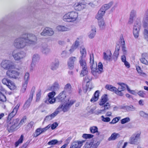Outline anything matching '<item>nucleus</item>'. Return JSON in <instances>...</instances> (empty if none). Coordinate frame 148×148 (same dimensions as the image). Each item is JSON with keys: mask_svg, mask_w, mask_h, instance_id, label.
Listing matches in <instances>:
<instances>
[{"mask_svg": "<svg viewBox=\"0 0 148 148\" xmlns=\"http://www.w3.org/2000/svg\"><path fill=\"white\" fill-rule=\"evenodd\" d=\"M99 144L100 143L99 142H97L96 143H87L84 146V147H85V148H88V146L90 145V148H97Z\"/></svg>", "mask_w": 148, "mask_h": 148, "instance_id": "4be33fe9", "label": "nucleus"}, {"mask_svg": "<svg viewBox=\"0 0 148 148\" xmlns=\"http://www.w3.org/2000/svg\"><path fill=\"white\" fill-rule=\"evenodd\" d=\"M56 100H58L59 101L63 103L60 105H64L67 103H70L72 102L73 103L70 106L69 109L75 102V101L73 100H70L69 98H66V95L65 91L61 92L58 96L56 97Z\"/></svg>", "mask_w": 148, "mask_h": 148, "instance_id": "7ed1b4c3", "label": "nucleus"}, {"mask_svg": "<svg viewBox=\"0 0 148 148\" xmlns=\"http://www.w3.org/2000/svg\"><path fill=\"white\" fill-rule=\"evenodd\" d=\"M82 70L80 75L81 77H83L86 75L88 73V69L87 67L83 68Z\"/></svg>", "mask_w": 148, "mask_h": 148, "instance_id": "58836bf2", "label": "nucleus"}, {"mask_svg": "<svg viewBox=\"0 0 148 148\" xmlns=\"http://www.w3.org/2000/svg\"><path fill=\"white\" fill-rule=\"evenodd\" d=\"M27 117L26 116H24L21 119L20 122H19V123L21 127L24 123H25L27 121Z\"/></svg>", "mask_w": 148, "mask_h": 148, "instance_id": "09e8293b", "label": "nucleus"}, {"mask_svg": "<svg viewBox=\"0 0 148 148\" xmlns=\"http://www.w3.org/2000/svg\"><path fill=\"white\" fill-rule=\"evenodd\" d=\"M78 16L77 12L75 11H72L65 14L63 17L62 19L65 22L74 21L76 20Z\"/></svg>", "mask_w": 148, "mask_h": 148, "instance_id": "20e7f679", "label": "nucleus"}, {"mask_svg": "<svg viewBox=\"0 0 148 148\" xmlns=\"http://www.w3.org/2000/svg\"><path fill=\"white\" fill-rule=\"evenodd\" d=\"M102 120L105 122H109L110 121V119L109 117H104L103 116H101Z\"/></svg>", "mask_w": 148, "mask_h": 148, "instance_id": "338daca9", "label": "nucleus"}, {"mask_svg": "<svg viewBox=\"0 0 148 148\" xmlns=\"http://www.w3.org/2000/svg\"><path fill=\"white\" fill-rule=\"evenodd\" d=\"M73 7L75 10L81 11L86 8V5L82 2H77L74 4Z\"/></svg>", "mask_w": 148, "mask_h": 148, "instance_id": "2eb2a0df", "label": "nucleus"}, {"mask_svg": "<svg viewBox=\"0 0 148 148\" xmlns=\"http://www.w3.org/2000/svg\"><path fill=\"white\" fill-rule=\"evenodd\" d=\"M135 12L134 10H132L130 14V18L129 23V24H131L133 22V17L134 16Z\"/></svg>", "mask_w": 148, "mask_h": 148, "instance_id": "37998d69", "label": "nucleus"}, {"mask_svg": "<svg viewBox=\"0 0 148 148\" xmlns=\"http://www.w3.org/2000/svg\"><path fill=\"white\" fill-rule=\"evenodd\" d=\"M47 36H51L53 35L54 34V32L53 30L51 28L47 27Z\"/></svg>", "mask_w": 148, "mask_h": 148, "instance_id": "864d4df0", "label": "nucleus"}, {"mask_svg": "<svg viewBox=\"0 0 148 148\" xmlns=\"http://www.w3.org/2000/svg\"><path fill=\"white\" fill-rule=\"evenodd\" d=\"M60 84L57 81H56L53 83L50 87V90L52 91L56 92L60 88Z\"/></svg>", "mask_w": 148, "mask_h": 148, "instance_id": "aec40b11", "label": "nucleus"}, {"mask_svg": "<svg viewBox=\"0 0 148 148\" xmlns=\"http://www.w3.org/2000/svg\"><path fill=\"white\" fill-rule=\"evenodd\" d=\"M121 119V117L119 116L113 118L111 122L110 123V124H114L117 123Z\"/></svg>", "mask_w": 148, "mask_h": 148, "instance_id": "3c124183", "label": "nucleus"}, {"mask_svg": "<svg viewBox=\"0 0 148 148\" xmlns=\"http://www.w3.org/2000/svg\"><path fill=\"white\" fill-rule=\"evenodd\" d=\"M136 69L138 73H139L140 75L143 76H145L146 75V74L145 73L142 72L140 67L139 66H137L136 67Z\"/></svg>", "mask_w": 148, "mask_h": 148, "instance_id": "de8ad7c7", "label": "nucleus"}, {"mask_svg": "<svg viewBox=\"0 0 148 148\" xmlns=\"http://www.w3.org/2000/svg\"><path fill=\"white\" fill-rule=\"evenodd\" d=\"M91 30L88 36L89 38L92 39L94 37L96 34V29L94 26H91Z\"/></svg>", "mask_w": 148, "mask_h": 148, "instance_id": "bb28decb", "label": "nucleus"}, {"mask_svg": "<svg viewBox=\"0 0 148 148\" xmlns=\"http://www.w3.org/2000/svg\"><path fill=\"white\" fill-rule=\"evenodd\" d=\"M36 62L32 61L30 68V71H33L36 66Z\"/></svg>", "mask_w": 148, "mask_h": 148, "instance_id": "6e6d98bb", "label": "nucleus"}, {"mask_svg": "<svg viewBox=\"0 0 148 148\" xmlns=\"http://www.w3.org/2000/svg\"><path fill=\"white\" fill-rule=\"evenodd\" d=\"M111 53L110 51H107V53H103V58L105 60H109L111 58Z\"/></svg>", "mask_w": 148, "mask_h": 148, "instance_id": "f704fd0d", "label": "nucleus"}, {"mask_svg": "<svg viewBox=\"0 0 148 148\" xmlns=\"http://www.w3.org/2000/svg\"><path fill=\"white\" fill-rule=\"evenodd\" d=\"M41 90H38V92H37L36 95V102H38L40 100V99L41 96Z\"/></svg>", "mask_w": 148, "mask_h": 148, "instance_id": "c03bdc74", "label": "nucleus"}, {"mask_svg": "<svg viewBox=\"0 0 148 148\" xmlns=\"http://www.w3.org/2000/svg\"><path fill=\"white\" fill-rule=\"evenodd\" d=\"M19 106L20 104H18L13 109L12 111L9 114L7 120V121L8 123L9 122L10 120H11L13 118L16 114Z\"/></svg>", "mask_w": 148, "mask_h": 148, "instance_id": "ddd939ff", "label": "nucleus"}, {"mask_svg": "<svg viewBox=\"0 0 148 148\" xmlns=\"http://www.w3.org/2000/svg\"><path fill=\"white\" fill-rule=\"evenodd\" d=\"M108 100L107 95H105L102 97L101 101L99 103V104L101 106L105 104Z\"/></svg>", "mask_w": 148, "mask_h": 148, "instance_id": "473e14b6", "label": "nucleus"}, {"mask_svg": "<svg viewBox=\"0 0 148 148\" xmlns=\"http://www.w3.org/2000/svg\"><path fill=\"white\" fill-rule=\"evenodd\" d=\"M61 56L63 58H66L69 56L67 52L66 51H62L61 54Z\"/></svg>", "mask_w": 148, "mask_h": 148, "instance_id": "0e129e2a", "label": "nucleus"}, {"mask_svg": "<svg viewBox=\"0 0 148 148\" xmlns=\"http://www.w3.org/2000/svg\"><path fill=\"white\" fill-rule=\"evenodd\" d=\"M24 79L25 82L23 83L22 88V90L23 92H24L27 87L28 83V73H27L25 74Z\"/></svg>", "mask_w": 148, "mask_h": 148, "instance_id": "b1692460", "label": "nucleus"}, {"mask_svg": "<svg viewBox=\"0 0 148 148\" xmlns=\"http://www.w3.org/2000/svg\"><path fill=\"white\" fill-rule=\"evenodd\" d=\"M98 128L95 126L90 127V132L92 134L96 133L97 135H99L100 134V133L98 131Z\"/></svg>", "mask_w": 148, "mask_h": 148, "instance_id": "c756f323", "label": "nucleus"}, {"mask_svg": "<svg viewBox=\"0 0 148 148\" xmlns=\"http://www.w3.org/2000/svg\"><path fill=\"white\" fill-rule=\"evenodd\" d=\"M28 45V34L23 33L21 36L15 39L13 45L16 49H22Z\"/></svg>", "mask_w": 148, "mask_h": 148, "instance_id": "f03ea898", "label": "nucleus"}, {"mask_svg": "<svg viewBox=\"0 0 148 148\" xmlns=\"http://www.w3.org/2000/svg\"><path fill=\"white\" fill-rule=\"evenodd\" d=\"M138 140L133 136L130 138V143L132 144H135L138 143Z\"/></svg>", "mask_w": 148, "mask_h": 148, "instance_id": "79ce46f5", "label": "nucleus"}, {"mask_svg": "<svg viewBox=\"0 0 148 148\" xmlns=\"http://www.w3.org/2000/svg\"><path fill=\"white\" fill-rule=\"evenodd\" d=\"M105 12L101 9L98 11V13L96 15L95 18L98 20L102 19V18L104 15Z\"/></svg>", "mask_w": 148, "mask_h": 148, "instance_id": "cd10ccee", "label": "nucleus"}, {"mask_svg": "<svg viewBox=\"0 0 148 148\" xmlns=\"http://www.w3.org/2000/svg\"><path fill=\"white\" fill-rule=\"evenodd\" d=\"M119 42L121 44V45L122 46L125 45V42L124 40L123 37V36H121L120 37Z\"/></svg>", "mask_w": 148, "mask_h": 148, "instance_id": "774afa93", "label": "nucleus"}, {"mask_svg": "<svg viewBox=\"0 0 148 148\" xmlns=\"http://www.w3.org/2000/svg\"><path fill=\"white\" fill-rule=\"evenodd\" d=\"M0 101L5 102L6 101V97L1 92H0Z\"/></svg>", "mask_w": 148, "mask_h": 148, "instance_id": "13d9d810", "label": "nucleus"}, {"mask_svg": "<svg viewBox=\"0 0 148 148\" xmlns=\"http://www.w3.org/2000/svg\"><path fill=\"white\" fill-rule=\"evenodd\" d=\"M140 60L143 64L146 65H148V62L145 59V58L142 57L140 59Z\"/></svg>", "mask_w": 148, "mask_h": 148, "instance_id": "4d7b16f0", "label": "nucleus"}, {"mask_svg": "<svg viewBox=\"0 0 148 148\" xmlns=\"http://www.w3.org/2000/svg\"><path fill=\"white\" fill-rule=\"evenodd\" d=\"M140 134V132H138L135 133L132 136L138 140L139 139Z\"/></svg>", "mask_w": 148, "mask_h": 148, "instance_id": "69168bd1", "label": "nucleus"}, {"mask_svg": "<svg viewBox=\"0 0 148 148\" xmlns=\"http://www.w3.org/2000/svg\"><path fill=\"white\" fill-rule=\"evenodd\" d=\"M16 50H14L12 52V56L15 60H20L26 56V53L23 51H20L16 53Z\"/></svg>", "mask_w": 148, "mask_h": 148, "instance_id": "1a4fd4ad", "label": "nucleus"}, {"mask_svg": "<svg viewBox=\"0 0 148 148\" xmlns=\"http://www.w3.org/2000/svg\"><path fill=\"white\" fill-rule=\"evenodd\" d=\"M58 142V141L56 139H54L51 140L48 143L49 145H54L57 144Z\"/></svg>", "mask_w": 148, "mask_h": 148, "instance_id": "bf43d9fd", "label": "nucleus"}, {"mask_svg": "<svg viewBox=\"0 0 148 148\" xmlns=\"http://www.w3.org/2000/svg\"><path fill=\"white\" fill-rule=\"evenodd\" d=\"M56 29L58 31L62 32L68 31L71 29L70 28L62 25H58Z\"/></svg>", "mask_w": 148, "mask_h": 148, "instance_id": "5701e85b", "label": "nucleus"}, {"mask_svg": "<svg viewBox=\"0 0 148 148\" xmlns=\"http://www.w3.org/2000/svg\"><path fill=\"white\" fill-rule=\"evenodd\" d=\"M99 93V92L98 90L96 91L94 94V96L91 99L90 101L93 102L97 101L98 98Z\"/></svg>", "mask_w": 148, "mask_h": 148, "instance_id": "c9c22d12", "label": "nucleus"}, {"mask_svg": "<svg viewBox=\"0 0 148 148\" xmlns=\"http://www.w3.org/2000/svg\"><path fill=\"white\" fill-rule=\"evenodd\" d=\"M105 88L106 89L111 91L114 92L116 94L117 90L116 88L112 85H106V86Z\"/></svg>", "mask_w": 148, "mask_h": 148, "instance_id": "7c9ffc66", "label": "nucleus"}, {"mask_svg": "<svg viewBox=\"0 0 148 148\" xmlns=\"http://www.w3.org/2000/svg\"><path fill=\"white\" fill-rule=\"evenodd\" d=\"M119 84V86L117 88V90L116 92V94L118 95L122 96L123 94L122 92L125 89L127 85L123 83H121Z\"/></svg>", "mask_w": 148, "mask_h": 148, "instance_id": "a211bd4d", "label": "nucleus"}, {"mask_svg": "<svg viewBox=\"0 0 148 148\" xmlns=\"http://www.w3.org/2000/svg\"><path fill=\"white\" fill-rule=\"evenodd\" d=\"M112 5V4L111 3L105 4L102 6L101 9L105 12V11L109 8Z\"/></svg>", "mask_w": 148, "mask_h": 148, "instance_id": "ea45409f", "label": "nucleus"}, {"mask_svg": "<svg viewBox=\"0 0 148 148\" xmlns=\"http://www.w3.org/2000/svg\"><path fill=\"white\" fill-rule=\"evenodd\" d=\"M56 94L55 92L52 91V92L49 93L48 95L49 98H54V97L55 95Z\"/></svg>", "mask_w": 148, "mask_h": 148, "instance_id": "e2e57ef3", "label": "nucleus"}, {"mask_svg": "<svg viewBox=\"0 0 148 148\" xmlns=\"http://www.w3.org/2000/svg\"><path fill=\"white\" fill-rule=\"evenodd\" d=\"M76 60L77 58L75 57L72 56L69 58L67 61V65L69 69H72L74 68V62Z\"/></svg>", "mask_w": 148, "mask_h": 148, "instance_id": "f3484780", "label": "nucleus"}, {"mask_svg": "<svg viewBox=\"0 0 148 148\" xmlns=\"http://www.w3.org/2000/svg\"><path fill=\"white\" fill-rule=\"evenodd\" d=\"M47 27L45 28L40 33V35L42 36H47V32L48 31H47Z\"/></svg>", "mask_w": 148, "mask_h": 148, "instance_id": "052dcab7", "label": "nucleus"}, {"mask_svg": "<svg viewBox=\"0 0 148 148\" xmlns=\"http://www.w3.org/2000/svg\"><path fill=\"white\" fill-rule=\"evenodd\" d=\"M120 137V135L119 134L115 132L113 133L108 138V140L109 141L114 140Z\"/></svg>", "mask_w": 148, "mask_h": 148, "instance_id": "c85d7f7f", "label": "nucleus"}, {"mask_svg": "<svg viewBox=\"0 0 148 148\" xmlns=\"http://www.w3.org/2000/svg\"><path fill=\"white\" fill-rule=\"evenodd\" d=\"M1 65L2 68L6 70L12 69L14 67V65L11 61L5 60H2Z\"/></svg>", "mask_w": 148, "mask_h": 148, "instance_id": "9d476101", "label": "nucleus"}, {"mask_svg": "<svg viewBox=\"0 0 148 148\" xmlns=\"http://www.w3.org/2000/svg\"><path fill=\"white\" fill-rule=\"evenodd\" d=\"M2 82L3 84L6 85L11 90H14L16 88L14 83L7 78H3Z\"/></svg>", "mask_w": 148, "mask_h": 148, "instance_id": "f8f14e48", "label": "nucleus"}, {"mask_svg": "<svg viewBox=\"0 0 148 148\" xmlns=\"http://www.w3.org/2000/svg\"><path fill=\"white\" fill-rule=\"evenodd\" d=\"M99 3V1L96 0L94 1L91 3H90L89 4L92 7H95L98 6Z\"/></svg>", "mask_w": 148, "mask_h": 148, "instance_id": "a19ab883", "label": "nucleus"}, {"mask_svg": "<svg viewBox=\"0 0 148 148\" xmlns=\"http://www.w3.org/2000/svg\"><path fill=\"white\" fill-rule=\"evenodd\" d=\"M141 25L140 18L139 17L137 18L136 20L133 28L134 35L136 38H137L138 37Z\"/></svg>", "mask_w": 148, "mask_h": 148, "instance_id": "0eeeda50", "label": "nucleus"}, {"mask_svg": "<svg viewBox=\"0 0 148 148\" xmlns=\"http://www.w3.org/2000/svg\"><path fill=\"white\" fill-rule=\"evenodd\" d=\"M59 66V62L58 59H56L53 61L50 65L51 69L52 70L57 69Z\"/></svg>", "mask_w": 148, "mask_h": 148, "instance_id": "412c9836", "label": "nucleus"}, {"mask_svg": "<svg viewBox=\"0 0 148 148\" xmlns=\"http://www.w3.org/2000/svg\"><path fill=\"white\" fill-rule=\"evenodd\" d=\"M90 66L92 74L95 77H97L99 74L101 73L103 71V66L102 63L99 62L98 63V69L97 64L96 62L94 61V56L93 54L90 55Z\"/></svg>", "mask_w": 148, "mask_h": 148, "instance_id": "f257e3e1", "label": "nucleus"}, {"mask_svg": "<svg viewBox=\"0 0 148 148\" xmlns=\"http://www.w3.org/2000/svg\"><path fill=\"white\" fill-rule=\"evenodd\" d=\"M72 103H73L72 102H70L69 103H67L64 105H60L55 111L50 115L53 118L62 111L64 112L68 111L69 110V107L72 104Z\"/></svg>", "mask_w": 148, "mask_h": 148, "instance_id": "39448f33", "label": "nucleus"}, {"mask_svg": "<svg viewBox=\"0 0 148 148\" xmlns=\"http://www.w3.org/2000/svg\"><path fill=\"white\" fill-rule=\"evenodd\" d=\"M40 59V56L38 54H34L32 56V61L36 62H38Z\"/></svg>", "mask_w": 148, "mask_h": 148, "instance_id": "4c0bfd02", "label": "nucleus"}, {"mask_svg": "<svg viewBox=\"0 0 148 148\" xmlns=\"http://www.w3.org/2000/svg\"><path fill=\"white\" fill-rule=\"evenodd\" d=\"M37 38L34 35L30 34H28V45H34L36 43Z\"/></svg>", "mask_w": 148, "mask_h": 148, "instance_id": "dca6fc26", "label": "nucleus"}, {"mask_svg": "<svg viewBox=\"0 0 148 148\" xmlns=\"http://www.w3.org/2000/svg\"><path fill=\"white\" fill-rule=\"evenodd\" d=\"M41 52L45 55L48 54L51 52V49L48 45L46 44L42 45L40 48Z\"/></svg>", "mask_w": 148, "mask_h": 148, "instance_id": "4468645a", "label": "nucleus"}, {"mask_svg": "<svg viewBox=\"0 0 148 148\" xmlns=\"http://www.w3.org/2000/svg\"><path fill=\"white\" fill-rule=\"evenodd\" d=\"M148 16L145 15L143 18L142 22L143 26L145 28L144 30V34L145 38L148 41Z\"/></svg>", "mask_w": 148, "mask_h": 148, "instance_id": "9b49d317", "label": "nucleus"}, {"mask_svg": "<svg viewBox=\"0 0 148 148\" xmlns=\"http://www.w3.org/2000/svg\"><path fill=\"white\" fill-rule=\"evenodd\" d=\"M94 136L91 134H84L83 135L82 137L85 138H92Z\"/></svg>", "mask_w": 148, "mask_h": 148, "instance_id": "680f3d73", "label": "nucleus"}, {"mask_svg": "<svg viewBox=\"0 0 148 148\" xmlns=\"http://www.w3.org/2000/svg\"><path fill=\"white\" fill-rule=\"evenodd\" d=\"M84 58H79V62L80 65L82 67V68L84 67H87L86 66V64L85 60L84 59Z\"/></svg>", "mask_w": 148, "mask_h": 148, "instance_id": "e433bc0d", "label": "nucleus"}, {"mask_svg": "<svg viewBox=\"0 0 148 148\" xmlns=\"http://www.w3.org/2000/svg\"><path fill=\"white\" fill-rule=\"evenodd\" d=\"M35 87L33 86L31 89L30 94L29 96V98L28 99V102H31L33 99V95L35 91Z\"/></svg>", "mask_w": 148, "mask_h": 148, "instance_id": "2f4dec72", "label": "nucleus"}, {"mask_svg": "<svg viewBox=\"0 0 148 148\" xmlns=\"http://www.w3.org/2000/svg\"><path fill=\"white\" fill-rule=\"evenodd\" d=\"M139 114L143 118H147L148 117V114L143 111H140Z\"/></svg>", "mask_w": 148, "mask_h": 148, "instance_id": "49530a36", "label": "nucleus"}, {"mask_svg": "<svg viewBox=\"0 0 148 148\" xmlns=\"http://www.w3.org/2000/svg\"><path fill=\"white\" fill-rule=\"evenodd\" d=\"M10 69L8 70L6 73L7 77L10 78H17L20 73L18 72V70L17 69Z\"/></svg>", "mask_w": 148, "mask_h": 148, "instance_id": "6e6552de", "label": "nucleus"}, {"mask_svg": "<svg viewBox=\"0 0 148 148\" xmlns=\"http://www.w3.org/2000/svg\"><path fill=\"white\" fill-rule=\"evenodd\" d=\"M98 25L100 28L103 29L105 27L106 25L103 19L99 20L98 21Z\"/></svg>", "mask_w": 148, "mask_h": 148, "instance_id": "72a5a7b5", "label": "nucleus"}, {"mask_svg": "<svg viewBox=\"0 0 148 148\" xmlns=\"http://www.w3.org/2000/svg\"><path fill=\"white\" fill-rule=\"evenodd\" d=\"M130 121V118L129 117H127L122 119L121 121V123L122 124H124L129 122Z\"/></svg>", "mask_w": 148, "mask_h": 148, "instance_id": "5fc2aeb1", "label": "nucleus"}, {"mask_svg": "<svg viewBox=\"0 0 148 148\" xmlns=\"http://www.w3.org/2000/svg\"><path fill=\"white\" fill-rule=\"evenodd\" d=\"M65 92H68L69 94H71L72 92V88L71 84L70 83H68L66 84L64 87Z\"/></svg>", "mask_w": 148, "mask_h": 148, "instance_id": "393cba45", "label": "nucleus"}, {"mask_svg": "<svg viewBox=\"0 0 148 148\" xmlns=\"http://www.w3.org/2000/svg\"><path fill=\"white\" fill-rule=\"evenodd\" d=\"M19 119L18 118L10 120L8 124L7 129L9 132H12L19 128L20 126L19 123Z\"/></svg>", "mask_w": 148, "mask_h": 148, "instance_id": "423d86ee", "label": "nucleus"}, {"mask_svg": "<svg viewBox=\"0 0 148 148\" xmlns=\"http://www.w3.org/2000/svg\"><path fill=\"white\" fill-rule=\"evenodd\" d=\"M42 133V132L41 130V128H38L36 130L35 133V134L34 135V136L36 137Z\"/></svg>", "mask_w": 148, "mask_h": 148, "instance_id": "603ef678", "label": "nucleus"}, {"mask_svg": "<svg viewBox=\"0 0 148 148\" xmlns=\"http://www.w3.org/2000/svg\"><path fill=\"white\" fill-rule=\"evenodd\" d=\"M56 99L55 98H49L48 100H46L45 101V103H48V102L50 104H53L55 102Z\"/></svg>", "mask_w": 148, "mask_h": 148, "instance_id": "8fccbe9b", "label": "nucleus"}, {"mask_svg": "<svg viewBox=\"0 0 148 148\" xmlns=\"http://www.w3.org/2000/svg\"><path fill=\"white\" fill-rule=\"evenodd\" d=\"M84 142V140L74 142L72 144L70 148H80Z\"/></svg>", "mask_w": 148, "mask_h": 148, "instance_id": "6ab92c4d", "label": "nucleus"}, {"mask_svg": "<svg viewBox=\"0 0 148 148\" xmlns=\"http://www.w3.org/2000/svg\"><path fill=\"white\" fill-rule=\"evenodd\" d=\"M23 137L24 136L23 135H21L20 138L18 140V141L16 142L15 145L16 147H17L19 144L21 143H22Z\"/></svg>", "mask_w": 148, "mask_h": 148, "instance_id": "a18cd8bd", "label": "nucleus"}, {"mask_svg": "<svg viewBox=\"0 0 148 148\" xmlns=\"http://www.w3.org/2000/svg\"><path fill=\"white\" fill-rule=\"evenodd\" d=\"M79 50L81 55L80 58H85L87 55L86 51L85 48L83 46H81Z\"/></svg>", "mask_w": 148, "mask_h": 148, "instance_id": "a878e982", "label": "nucleus"}]
</instances>
